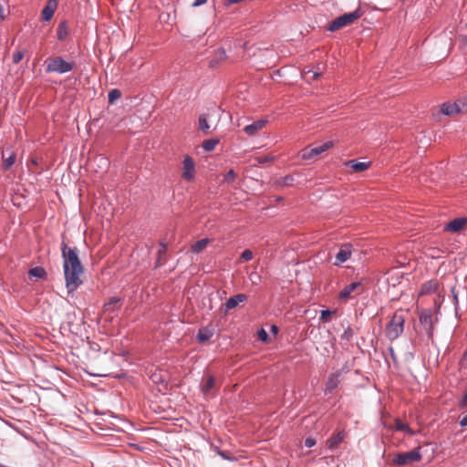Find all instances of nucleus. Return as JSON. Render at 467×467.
<instances>
[{"label": "nucleus", "mask_w": 467, "mask_h": 467, "mask_svg": "<svg viewBox=\"0 0 467 467\" xmlns=\"http://www.w3.org/2000/svg\"><path fill=\"white\" fill-rule=\"evenodd\" d=\"M294 182V177L292 175L284 176L276 181V184L279 186H289Z\"/></svg>", "instance_id": "32"}, {"label": "nucleus", "mask_w": 467, "mask_h": 467, "mask_svg": "<svg viewBox=\"0 0 467 467\" xmlns=\"http://www.w3.org/2000/svg\"><path fill=\"white\" fill-rule=\"evenodd\" d=\"M212 449L218 454V451H222L217 445L212 444Z\"/></svg>", "instance_id": "49"}, {"label": "nucleus", "mask_w": 467, "mask_h": 467, "mask_svg": "<svg viewBox=\"0 0 467 467\" xmlns=\"http://www.w3.org/2000/svg\"><path fill=\"white\" fill-rule=\"evenodd\" d=\"M354 332L350 326H348V327L344 330V332L340 336V339L342 341L350 342L353 338Z\"/></svg>", "instance_id": "33"}, {"label": "nucleus", "mask_w": 467, "mask_h": 467, "mask_svg": "<svg viewBox=\"0 0 467 467\" xmlns=\"http://www.w3.org/2000/svg\"><path fill=\"white\" fill-rule=\"evenodd\" d=\"M438 288H439V284H438L437 280L431 279V280L425 282L421 285L420 290V296L431 295L432 293H435L438 290Z\"/></svg>", "instance_id": "19"}, {"label": "nucleus", "mask_w": 467, "mask_h": 467, "mask_svg": "<svg viewBox=\"0 0 467 467\" xmlns=\"http://www.w3.org/2000/svg\"><path fill=\"white\" fill-rule=\"evenodd\" d=\"M352 254V244H344L340 246L339 251L336 254L334 265L338 266L348 261Z\"/></svg>", "instance_id": "9"}, {"label": "nucleus", "mask_w": 467, "mask_h": 467, "mask_svg": "<svg viewBox=\"0 0 467 467\" xmlns=\"http://www.w3.org/2000/svg\"><path fill=\"white\" fill-rule=\"evenodd\" d=\"M5 10H4L3 5L0 4V21L5 20Z\"/></svg>", "instance_id": "46"}, {"label": "nucleus", "mask_w": 467, "mask_h": 467, "mask_svg": "<svg viewBox=\"0 0 467 467\" xmlns=\"http://www.w3.org/2000/svg\"><path fill=\"white\" fill-rule=\"evenodd\" d=\"M120 97H121V92L119 89H118V88L111 89L108 95L109 102L110 104H113L116 101V99H119Z\"/></svg>", "instance_id": "35"}, {"label": "nucleus", "mask_w": 467, "mask_h": 467, "mask_svg": "<svg viewBox=\"0 0 467 467\" xmlns=\"http://www.w3.org/2000/svg\"><path fill=\"white\" fill-rule=\"evenodd\" d=\"M466 27H467V23H466Z\"/></svg>", "instance_id": "54"}, {"label": "nucleus", "mask_w": 467, "mask_h": 467, "mask_svg": "<svg viewBox=\"0 0 467 467\" xmlns=\"http://www.w3.org/2000/svg\"><path fill=\"white\" fill-rule=\"evenodd\" d=\"M441 113L446 115V116H451V115H454L456 113H459V112H462V109H461V107L459 105V101L458 99L453 102V103H450V102H445L441 105V109H440Z\"/></svg>", "instance_id": "14"}, {"label": "nucleus", "mask_w": 467, "mask_h": 467, "mask_svg": "<svg viewBox=\"0 0 467 467\" xmlns=\"http://www.w3.org/2000/svg\"><path fill=\"white\" fill-rule=\"evenodd\" d=\"M160 248L157 252V259L154 265V268L161 267L167 261V244L163 242H160Z\"/></svg>", "instance_id": "15"}, {"label": "nucleus", "mask_w": 467, "mask_h": 467, "mask_svg": "<svg viewBox=\"0 0 467 467\" xmlns=\"http://www.w3.org/2000/svg\"><path fill=\"white\" fill-rule=\"evenodd\" d=\"M361 15L362 12L360 11L359 8H357L356 10L350 13H346L333 20L329 24L327 29L331 32H335L342 28L343 26L352 24L353 22L358 20L361 16Z\"/></svg>", "instance_id": "4"}, {"label": "nucleus", "mask_w": 467, "mask_h": 467, "mask_svg": "<svg viewBox=\"0 0 467 467\" xmlns=\"http://www.w3.org/2000/svg\"><path fill=\"white\" fill-rule=\"evenodd\" d=\"M395 430L398 431H407L409 433H412L409 425L399 419L395 420Z\"/></svg>", "instance_id": "31"}, {"label": "nucleus", "mask_w": 467, "mask_h": 467, "mask_svg": "<svg viewBox=\"0 0 467 467\" xmlns=\"http://www.w3.org/2000/svg\"><path fill=\"white\" fill-rule=\"evenodd\" d=\"M195 175V164L192 157L189 155L184 156L182 161V177L187 182L193 180Z\"/></svg>", "instance_id": "8"}, {"label": "nucleus", "mask_w": 467, "mask_h": 467, "mask_svg": "<svg viewBox=\"0 0 467 467\" xmlns=\"http://www.w3.org/2000/svg\"><path fill=\"white\" fill-rule=\"evenodd\" d=\"M207 0H194V2L192 3V6L197 7L205 4Z\"/></svg>", "instance_id": "44"}, {"label": "nucleus", "mask_w": 467, "mask_h": 467, "mask_svg": "<svg viewBox=\"0 0 467 467\" xmlns=\"http://www.w3.org/2000/svg\"><path fill=\"white\" fill-rule=\"evenodd\" d=\"M271 330H272L274 333H277L278 328H277V327H276V326H275V325H274V326H272V327H271Z\"/></svg>", "instance_id": "51"}, {"label": "nucleus", "mask_w": 467, "mask_h": 467, "mask_svg": "<svg viewBox=\"0 0 467 467\" xmlns=\"http://www.w3.org/2000/svg\"><path fill=\"white\" fill-rule=\"evenodd\" d=\"M198 126H199V129L203 131L205 134L208 133L209 131V129H210V126L208 124V121H207V117L206 115H201L199 117V119H198Z\"/></svg>", "instance_id": "30"}, {"label": "nucleus", "mask_w": 467, "mask_h": 467, "mask_svg": "<svg viewBox=\"0 0 467 467\" xmlns=\"http://www.w3.org/2000/svg\"><path fill=\"white\" fill-rule=\"evenodd\" d=\"M28 275L29 277H36L44 280L47 277V273L44 267L36 266L28 270Z\"/></svg>", "instance_id": "23"}, {"label": "nucleus", "mask_w": 467, "mask_h": 467, "mask_svg": "<svg viewBox=\"0 0 467 467\" xmlns=\"http://www.w3.org/2000/svg\"><path fill=\"white\" fill-rule=\"evenodd\" d=\"M362 284L360 282H352L346 285L338 294V299L344 302L348 301L352 296L351 294L360 288Z\"/></svg>", "instance_id": "11"}, {"label": "nucleus", "mask_w": 467, "mask_h": 467, "mask_svg": "<svg viewBox=\"0 0 467 467\" xmlns=\"http://www.w3.org/2000/svg\"><path fill=\"white\" fill-rule=\"evenodd\" d=\"M460 425L462 427H467V415L463 416L460 420Z\"/></svg>", "instance_id": "45"}, {"label": "nucleus", "mask_w": 467, "mask_h": 467, "mask_svg": "<svg viewBox=\"0 0 467 467\" xmlns=\"http://www.w3.org/2000/svg\"><path fill=\"white\" fill-rule=\"evenodd\" d=\"M16 161V155L14 153H11L7 158L4 159L3 161V169L5 171L9 170Z\"/></svg>", "instance_id": "34"}, {"label": "nucleus", "mask_w": 467, "mask_h": 467, "mask_svg": "<svg viewBox=\"0 0 467 467\" xmlns=\"http://www.w3.org/2000/svg\"><path fill=\"white\" fill-rule=\"evenodd\" d=\"M319 76H320V72H313L312 78L317 79Z\"/></svg>", "instance_id": "50"}, {"label": "nucleus", "mask_w": 467, "mask_h": 467, "mask_svg": "<svg viewBox=\"0 0 467 467\" xmlns=\"http://www.w3.org/2000/svg\"><path fill=\"white\" fill-rule=\"evenodd\" d=\"M215 386V379L213 376H209L205 382L201 386V391L205 398H211L213 396L212 390Z\"/></svg>", "instance_id": "20"}, {"label": "nucleus", "mask_w": 467, "mask_h": 467, "mask_svg": "<svg viewBox=\"0 0 467 467\" xmlns=\"http://www.w3.org/2000/svg\"><path fill=\"white\" fill-rule=\"evenodd\" d=\"M219 143L218 139H208L202 141V147L205 151H212Z\"/></svg>", "instance_id": "28"}, {"label": "nucleus", "mask_w": 467, "mask_h": 467, "mask_svg": "<svg viewBox=\"0 0 467 467\" xmlns=\"http://www.w3.org/2000/svg\"><path fill=\"white\" fill-rule=\"evenodd\" d=\"M253 252L249 249H245L241 254V259L244 262H248L253 259Z\"/></svg>", "instance_id": "40"}, {"label": "nucleus", "mask_w": 467, "mask_h": 467, "mask_svg": "<svg viewBox=\"0 0 467 467\" xmlns=\"http://www.w3.org/2000/svg\"><path fill=\"white\" fill-rule=\"evenodd\" d=\"M258 337L262 341H266L267 338H268V334H267V332L264 328H261L258 331Z\"/></svg>", "instance_id": "42"}, {"label": "nucleus", "mask_w": 467, "mask_h": 467, "mask_svg": "<svg viewBox=\"0 0 467 467\" xmlns=\"http://www.w3.org/2000/svg\"><path fill=\"white\" fill-rule=\"evenodd\" d=\"M462 112H467V95L458 99Z\"/></svg>", "instance_id": "41"}, {"label": "nucleus", "mask_w": 467, "mask_h": 467, "mask_svg": "<svg viewBox=\"0 0 467 467\" xmlns=\"http://www.w3.org/2000/svg\"><path fill=\"white\" fill-rule=\"evenodd\" d=\"M57 7V0H48L47 3V5L42 10V14H41L42 19L47 22L49 21L53 17Z\"/></svg>", "instance_id": "17"}, {"label": "nucleus", "mask_w": 467, "mask_h": 467, "mask_svg": "<svg viewBox=\"0 0 467 467\" xmlns=\"http://www.w3.org/2000/svg\"><path fill=\"white\" fill-rule=\"evenodd\" d=\"M92 163H98L99 164V167L101 168L102 170V172H105L107 171L108 168H109V161L107 158L99 155V156H96L91 161H90V165Z\"/></svg>", "instance_id": "25"}, {"label": "nucleus", "mask_w": 467, "mask_h": 467, "mask_svg": "<svg viewBox=\"0 0 467 467\" xmlns=\"http://www.w3.org/2000/svg\"><path fill=\"white\" fill-rule=\"evenodd\" d=\"M406 317L404 312L400 309L396 311L386 324L385 334L386 337L393 341L399 338L404 331Z\"/></svg>", "instance_id": "2"}, {"label": "nucleus", "mask_w": 467, "mask_h": 467, "mask_svg": "<svg viewBox=\"0 0 467 467\" xmlns=\"http://www.w3.org/2000/svg\"><path fill=\"white\" fill-rule=\"evenodd\" d=\"M346 165L353 170L355 172L366 171L369 167V162L358 161L351 160L346 162Z\"/></svg>", "instance_id": "22"}, {"label": "nucleus", "mask_w": 467, "mask_h": 467, "mask_svg": "<svg viewBox=\"0 0 467 467\" xmlns=\"http://www.w3.org/2000/svg\"><path fill=\"white\" fill-rule=\"evenodd\" d=\"M236 176L235 171L234 170H230L223 175V182L233 183L235 181Z\"/></svg>", "instance_id": "36"}, {"label": "nucleus", "mask_w": 467, "mask_h": 467, "mask_svg": "<svg viewBox=\"0 0 467 467\" xmlns=\"http://www.w3.org/2000/svg\"><path fill=\"white\" fill-rule=\"evenodd\" d=\"M25 52L23 50H17L14 52L12 59L14 64H18L24 57Z\"/></svg>", "instance_id": "39"}, {"label": "nucleus", "mask_w": 467, "mask_h": 467, "mask_svg": "<svg viewBox=\"0 0 467 467\" xmlns=\"http://www.w3.org/2000/svg\"><path fill=\"white\" fill-rule=\"evenodd\" d=\"M209 243H210L209 238H203V239L198 240L197 242L193 243L191 245V251L193 254H200L207 246V244Z\"/></svg>", "instance_id": "24"}, {"label": "nucleus", "mask_w": 467, "mask_h": 467, "mask_svg": "<svg viewBox=\"0 0 467 467\" xmlns=\"http://www.w3.org/2000/svg\"><path fill=\"white\" fill-rule=\"evenodd\" d=\"M333 313H335V311H331L330 309L322 310L320 313V320L323 323H328Z\"/></svg>", "instance_id": "37"}, {"label": "nucleus", "mask_w": 467, "mask_h": 467, "mask_svg": "<svg viewBox=\"0 0 467 467\" xmlns=\"http://www.w3.org/2000/svg\"><path fill=\"white\" fill-rule=\"evenodd\" d=\"M422 458L420 448H415L412 451L398 453L393 459V464L396 466H405L413 462H420Z\"/></svg>", "instance_id": "6"}, {"label": "nucleus", "mask_w": 467, "mask_h": 467, "mask_svg": "<svg viewBox=\"0 0 467 467\" xmlns=\"http://www.w3.org/2000/svg\"><path fill=\"white\" fill-rule=\"evenodd\" d=\"M67 34L68 31L67 23L65 21L59 23L57 26V39L60 41L64 40L67 37Z\"/></svg>", "instance_id": "29"}, {"label": "nucleus", "mask_w": 467, "mask_h": 467, "mask_svg": "<svg viewBox=\"0 0 467 467\" xmlns=\"http://www.w3.org/2000/svg\"><path fill=\"white\" fill-rule=\"evenodd\" d=\"M451 292H452V294H453V301H454V305H455V306H457V305H458V303H459V302H458V296H457V294L455 293L454 288H452V291H451Z\"/></svg>", "instance_id": "47"}, {"label": "nucleus", "mask_w": 467, "mask_h": 467, "mask_svg": "<svg viewBox=\"0 0 467 467\" xmlns=\"http://www.w3.org/2000/svg\"><path fill=\"white\" fill-rule=\"evenodd\" d=\"M420 323L424 327L430 337L433 335L432 313L431 310H424L420 315Z\"/></svg>", "instance_id": "10"}, {"label": "nucleus", "mask_w": 467, "mask_h": 467, "mask_svg": "<svg viewBox=\"0 0 467 467\" xmlns=\"http://www.w3.org/2000/svg\"><path fill=\"white\" fill-rule=\"evenodd\" d=\"M305 445L307 448H312L316 445V440L314 438L308 437L305 440Z\"/></svg>", "instance_id": "43"}, {"label": "nucleus", "mask_w": 467, "mask_h": 467, "mask_svg": "<svg viewBox=\"0 0 467 467\" xmlns=\"http://www.w3.org/2000/svg\"><path fill=\"white\" fill-rule=\"evenodd\" d=\"M61 254L66 288L68 294H72L83 283L81 275L84 273V267L80 262L76 247H69L65 242H62Z\"/></svg>", "instance_id": "1"}, {"label": "nucleus", "mask_w": 467, "mask_h": 467, "mask_svg": "<svg viewBox=\"0 0 467 467\" xmlns=\"http://www.w3.org/2000/svg\"><path fill=\"white\" fill-rule=\"evenodd\" d=\"M389 352L391 358L395 360L396 357H395L394 349L392 347L389 348Z\"/></svg>", "instance_id": "48"}, {"label": "nucleus", "mask_w": 467, "mask_h": 467, "mask_svg": "<svg viewBox=\"0 0 467 467\" xmlns=\"http://www.w3.org/2000/svg\"><path fill=\"white\" fill-rule=\"evenodd\" d=\"M214 334V328L212 326L202 327L198 330L196 338L199 342L204 343L208 341Z\"/></svg>", "instance_id": "18"}, {"label": "nucleus", "mask_w": 467, "mask_h": 467, "mask_svg": "<svg viewBox=\"0 0 467 467\" xmlns=\"http://www.w3.org/2000/svg\"><path fill=\"white\" fill-rule=\"evenodd\" d=\"M121 301L120 297L113 296L111 297L105 305L104 310L105 312H114L116 310V306Z\"/></svg>", "instance_id": "27"}, {"label": "nucleus", "mask_w": 467, "mask_h": 467, "mask_svg": "<svg viewBox=\"0 0 467 467\" xmlns=\"http://www.w3.org/2000/svg\"><path fill=\"white\" fill-rule=\"evenodd\" d=\"M247 300V296L245 294H237L235 296H233L231 297H229L224 306H225V310H231L234 307H236L240 303H244Z\"/></svg>", "instance_id": "16"}, {"label": "nucleus", "mask_w": 467, "mask_h": 467, "mask_svg": "<svg viewBox=\"0 0 467 467\" xmlns=\"http://www.w3.org/2000/svg\"><path fill=\"white\" fill-rule=\"evenodd\" d=\"M150 380L157 385H163L166 388V379L162 371H155L150 376Z\"/></svg>", "instance_id": "26"}, {"label": "nucleus", "mask_w": 467, "mask_h": 467, "mask_svg": "<svg viewBox=\"0 0 467 467\" xmlns=\"http://www.w3.org/2000/svg\"><path fill=\"white\" fill-rule=\"evenodd\" d=\"M45 70L47 73L65 74L73 70L74 61H67L62 57L48 58L45 62Z\"/></svg>", "instance_id": "3"}, {"label": "nucleus", "mask_w": 467, "mask_h": 467, "mask_svg": "<svg viewBox=\"0 0 467 467\" xmlns=\"http://www.w3.org/2000/svg\"><path fill=\"white\" fill-rule=\"evenodd\" d=\"M334 143L331 140L326 141L320 145L315 146L311 149H304L302 151V159L303 160H310L313 159L321 153L328 150L333 147Z\"/></svg>", "instance_id": "7"}, {"label": "nucleus", "mask_w": 467, "mask_h": 467, "mask_svg": "<svg viewBox=\"0 0 467 467\" xmlns=\"http://www.w3.org/2000/svg\"><path fill=\"white\" fill-rule=\"evenodd\" d=\"M350 371L348 364H345L341 368L330 374L326 381L324 389L325 394L332 393L340 384L343 378Z\"/></svg>", "instance_id": "5"}, {"label": "nucleus", "mask_w": 467, "mask_h": 467, "mask_svg": "<svg viewBox=\"0 0 467 467\" xmlns=\"http://www.w3.org/2000/svg\"><path fill=\"white\" fill-rule=\"evenodd\" d=\"M345 439V433L343 431L337 432L336 435L329 438L327 441V448L330 450L336 449L340 445Z\"/></svg>", "instance_id": "21"}, {"label": "nucleus", "mask_w": 467, "mask_h": 467, "mask_svg": "<svg viewBox=\"0 0 467 467\" xmlns=\"http://www.w3.org/2000/svg\"><path fill=\"white\" fill-rule=\"evenodd\" d=\"M466 223H467L466 218H462V217L455 218V219L451 220V222H449L444 226V230L447 232L458 233L463 229V227L465 226Z\"/></svg>", "instance_id": "13"}, {"label": "nucleus", "mask_w": 467, "mask_h": 467, "mask_svg": "<svg viewBox=\"0 0 467 467\" xmlns=\"http://www.w3.org/2000/svg\"><path fill=\"white\" fill-rule=\"evenodd\" d=\"M268 161V158H265L263 161H261V162H265V161Z\"/></svg>", "instance_id": "52"}, {"label": "nucleus", "mask_w": 467, "mask_h": 467, "mask_svg": "<svg viewBox=\"0 0 467 467\" xmlns=\"http://www.w3.org/2000/svg\"><path fill=\"white\" fill-rule=\"evenodd\" d=\"M218 455L223 458V460H226L228 462H235L237 461V458L231 455L228 451H218Z\"/></svg>", "instance_id": "38"}, {"label": "nucleus", "mask_w": 467, "mask_h": 467, "mask_svg": "<svg viewBox=\"0 0 467 467\" xmlns=\"http://www.w3.org/2000/svg\"><path fill=\"white\" fill-rule=\"evenodd\" d=\"M266 123H267L266 119L255 120L253 123L246 125L244 128V131L248 136H254L265 127Z\"/></svg>", "instance_id": "12"}, {"label": "nucleus", "mask_w": 467, "mask_h": 467, "mask_svg": "<svg viewBox=\"0 0 467 467\" xmlns=\"http://www.w3.org/2000/svg\"><path fill=\"white\" fill-rule=\"evenodd\" d=\"M463 358L467 359V351L464 353Z\"/></svg>", "instance_id": "53"}]
</instances>
